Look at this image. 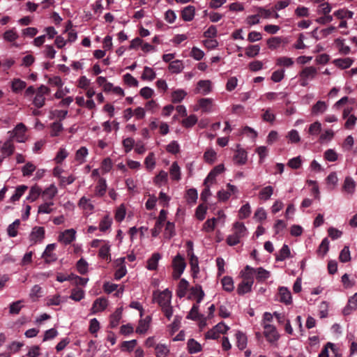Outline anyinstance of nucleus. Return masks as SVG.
<instances>
[{
  "instance_id": "nucleus-45",
  "label": "nucleus",
  "mask_w": 357,
  "mask_h": 357,
  "mask_svg": "<svg viewBox=\"0 0 357 357\" xmlns=\"http://www.w3.org/2000/svg\"><path fill=\"white\" fill-rule=\"evenodd\" d=\"M216 158L217 153L212 149H207L204 154V160L209 164H213L216 160Z\"/></svg>"
},
{
  "instance_id": "nucleus-38",
  "label": "nucleus",
  "mask_w": 357,
  "mask_h": 357,
  "mask_svg": "<svg viewBox=\"0 0 357 357\" xmlns=\"http://www.w3.org/2000/svg\"><path fill=\"white\" fill-rule=\"evenodd\" d=\"M194 15H195V8L193 6H188L185 7L181 13L182 18L185 21L192 20L194 17Z\"/></svg>"
},
{
  "instance_id": "nucleus-23",
  "label": "nucleus",
  "mask_w": 357,
  "mask_h": 357,
  "mask_svg": "<svg viewBox=\"0 0 357 357\" xmlns=\"http://www.w3.org/2000/svg\"><path fill=\"white\" fill-rule=\"evenodd\" d=\"M107 190L106 180L104 178H100L98 179L97 185L95 189V194L98 197H102L105 195Z\"/></svg>"
},
{
  "instance_id": "nucleus-49",
  "label": "nucleus",
  "mask_w": 357,
  "mask_h": 357,
  "mask_svg": "<svg viewBox=\"0 0 357 357\" xmlns=\"http://www.w3.org/2000/svg\"><path fill=\"white\" fill-rule=\"evenodd\" d=\"M155 73L151 68L145 66L142 75V79L144 80L152 81L155 78Z\"/></svg>"
},
{
  "instance_id": "nucleus-29",
  "label": "nucleus",
  "mask_w": 357,
  "mask_h": 357,
  "mask_svg": "<svg viewBox=\"0 0 357 357\" xmlns=\"http://www.w3.org/2000/svg\"><path fill=\"white\" fill-rule=\"evenodd\" d=\"M188 286V282L185 279L180 280L176 290V294L179 298H183L186 296Z\"/></svg>"
},
{
  "instance_id": "nucleus-33",
  "label": "nucleus",
  "mask_w": 357,
  "mask_h": 357,
  "mask_svg": "<svg viewBox=\"0 0 357 357\" xmlns=\"http://www.w3.org/2000/svg\"><path fill=\"white\" fill-rule=\"evenodd\" d=\"M291 255V252L289 246L286 244H284L282 248L280 249L279 253L276 255L275 259L276 261H284L287 258H289Z\"/></svg>"
},
{
  "instance_id": "nucleus-30",
  "label": "nucleus",
  "mask_w": 357,
  "mask_h": 357,
  "mask_svg": "<svg viewBox=\"0 0 357 357\" xmlns=\"http://www.w3.org/2000/svg\"><path fill=\"white\" fill-rule=\"evenodd\" d=\"M170 177L174 181H179L181 179V169L177 162H174L169 169Z\"/></svg>"
},
{
  "instance_id": "nucleus-36",
  "label": "nucleus",
  "mask_w": 357,
  "mask_h": 357,
  "mask_svg": "<svg viewBox=\"0 0 357 357\" xmlns=\"http://www.w3.org/2000/svg\"><path fill=\"white\" fill-rule=\"evenodd\" d=\"M273 193V188L271 185L264 187L261 190L259 193V197L260 199L268 200L271 198Z\"/></svg>"
},
{
  "instance_id": "nucleus-25",
  "label": "nucleus",
  "mask_w": 357,
  "mask_h": 357,
  "mask_svg": "<svg viewBox=\"0 0 357 357\" xmlns=\"http://www.w3.org/2000/svg\"><path fill=\"white\" fill-rule=\"evenodd\" d=\"M189 299H195L197 303L201 302V285L196 284L195 287H192L188 294Z\"/></svg>"
},
{
  "instance_id": "nucleus-10",
  "label": "nucleus",
  "mask_w": 357,
  "mask_h": 357,
  "mask_svg": "<svg viewBox=\"0 0 357 357\" xmlns=\"http://www.w3.org/2000/svg\"><path fill=\"white\" fill-rule=\"evenodd\" d=\"M55 248L56 245L54 243L49 244L43 252L42 257L44 259L46 264H50L51 262L56 261L57 257L54 252Z\"/></svg>"
},
{
  "instance_id": "nucleus-35",
  "label": "nucleus",
  "mask_w": 357,
  "mask_h": 357,
  "mask_svg": "<svg viewBox=\"0 0 357 357\" xmlns=\"http://www.w3.org/2000/svg\"><path fill=\"white\" fill-rule=\"evenodd\" d=\"M120 263L118 265L119 267L116 270L114 273V278L117 280L121 279L127 273L125 265H123L125 258H121Z\"/></svg>"
},
{
  "instance_id": "nucleus-9",
  "label": "nucleus",
  "mask_w": 357,
  "mask_h": 357,
  "mask_svg": "<svg viewBox=\"0 0 357 357\" xmlns=\"http://www.w3.org/2000/svg\"><path fill=\"white\" fill-rule=\"evenodd\" d=\"M264 334L267 341L270 342L278 341L280 337V335L274 326L268 324H264Z\"/></svg>"
},
{
  "instance_id": "nucleus-62",
  "label": "nucleus",
  "mask_w": 357,
  "mask_h": 357,
  "mask_svg": "<svg viewBox=\"0 0 357 357\" xmlns=\"http://www.w3.org/2000/svg\"><path fill=\"white\" fill-rule=\"evenodd\" d=\"M339 259L343 263L348 262L351 260L350 252L348 246L345 245L341 250Z\"/></svg>"
},
{
  "instance_id": "nucleus-54",
  "label": "nucleus",
  "mask_w": 357,
  "mask_h": 357,
  "mask_svg": "<svg viewBox=\"0 0 357 357\" xmlns=\"http://www.w3.org/2000/svg\"><path fill=\"white\" fill-rule=\"evenodd\" d=\"M282 43V37H271L267 40V45L269 49L276 50Z\"/></svg>"
},
{
  "instance_id": "nucleus-39",
  "label": "nucleus",
  "mask_w": 357,
  "mask_h": 357,
  "mask_svg": "<svg viewBox=\"0 0 357 357\" xmlns=\"http://www.w3.org/2000/svg\"><path fill=\"white\" fill-rule=\"evenodd\" d=\"M26 86L24 81L20 79H14L12 82L11 88L13 92L18 93L23 90Z\"/></svg>"
},
{
  "instance_id": "nucleus-61",
  "label": "nucleus",
  "mask_w": 357,
  "mask_h": 357,
  "mask_svg": "<svg viewBox=\"0 0 357 357\" xmlns=\"http://www.w3.org/2000/svg\"><path fill=\"white\" fill-rule=\"evenodd\" d=\"M84 296V291L82 289L75 288L72 290L70 298L75 301H81Z\"/></svg>"
},
{
  "instance_id": "nucleus-15",
  "label": "nucleus",
  "mask_w": 357,
  "mask_h": 357,
  "mask_svg": "<svg viewBox=\"0 0 357 357\" xmlns=\"http://www.w3.org/2000/svg\"><path fill=\"white\" fill-rule=\"evenodd\" d=\"M357 308V293H355L348 301L347 305L343 309L344 315H349Z\"/></svg>"
},
{
  "instance_id": "nucleus-11",
  "label": "nucleus",
  "mask_w": 357,
  "mask_h": 357,
  "mask_svg": "<svg viewBox=\"0 0 357 357\" xmlns=\"http://www.w3.org/2000/svg\"><path fill=\"white\" fill-rule=\"evenodd\" d=\"M25 132L26 126L22 123H20L15 126L14 130L10 132L11 136L10 139H13V138L15 137L18 142H23Z\"/></svg>"
},
{
  "instance_id": "nucleus-1",
  "label": "nucleus",
  "mask_w": 357,
  "mask_h": 357,
  "mask_svg": "<svg viewBox=\"0 0 357 357\" xmlns=\"http://www.w3.org/2000/svg\"><path fill=\"white\" fill-rule=\"evenodd\" d=\"M234 233L227 238V243L231 246H234L240 243V239L246 235V227L243 222H236L234 223Z\"/></svg>"
},
{
  "instance_id": "nucleus-31",
  "label": "nucleus",
  "mask_w": 357,
  "mask_h": 357,
  "mask_svg": "<svg viewBox=\"0 0 357 357\" xmlns=\"http://www.w3.org/2000/svg\"><path fill=\"white\" fill-rule=\"evenodd\" d=\"M150 320L151 318L149 317H146L144 319H141L136 328V333L139 334L145 333L149 329Z\"/></svg>"
},
{
  "instance_id": "nucleus-46",
  "label": "nucleus",
  "mask_w": 357,
  "mask_h": 357,
  "mask_svg": "<svg viewBox=\"0 0 357 357\" xmlns=\"http://www.w3.org/2000/svg\"><path fill=\"white\" fill-rule=\"evenodd\" d=\"M51 132L50 135L52 137L59 136L60 132L63 131V127L60 121H56L50 125Z\"/></svg>"
},
{
  "instance_id": "nucleus-41",
  "label": "nucleus",
  "mask_w": 357,
  "mask_h": 357,
  "mask_svg": "<svg viewBox=\"0 0 357 357\" xmlns=\"http://www.w3.org/2000/svg\"><path fill=\"white\" fill-rule=\"evenodd\" d=\"M104 244L100 246V248L99 250L98 255L100 257H101L103 259L107 260L108 259L111 260L110 255H109V245L108 243H105L103 241Z\"/></svg>"
},
{
  "instance_id": "nucleus-21",
  "label": "nucleus",
  "mask_w": 357,
  "mask_h": 357,
  "mask_svg": "<svg viewBox=\"0 0 357 357\" xmlns=\"http://www.w3.org/2000/svg\"><path fill=\"white\" fill-rule=\"evenodd\" d=\"M122 317V310L121 308H117L116 311L111 314L110 316V321L109 326L112 328H116L121 319Z\"/></svg>"
},
{
  "instance_id": "nucleus-59",
  "label": "nucleus",
  "mask_w": 357,
  "mask_h": 357,
  "mask_svg": "<svg viewBox=\"0 0 357 357\" xmlns=\"http://www.w3.org/2000/svg\"><path fill=\"white\" fill-rule=\"evenodd\" d=\"M356 185L355 182L351 177H347L344 180L343 188L348 193H352L354 191Z\"/></svg>"
},
{
  "instance_id": "nucleus-52",
  "label": "nucleus",
  "mask_w": 357,
  "mask_h": 357,
  "mask_svg": "<svg viewBox=\"0 0 357 357\" xmlns=\"http://www.w3.org/2000/svg\"><path fill=\"white\" fill-rule=\"evenodd\" d=\"M183 68V63L179 60H175L170 62L169 65V70L173 73H178L182 71Z\"/></svg>"
},
{
  "instance_id": "nucleus-12",
  "label": "nucleus",
  "mask_w": 357,
  "mask_h": 357,
  "mask_svg": "<svg viewBox=\"0 0 357 357\" xmlns=\"http://www.w3.org/2000/svg\"><path fill=\"white\" fill-rule=\"evenodd\" d=\"M278 300L285 305H290L292 303V297L290 291L284 287L278 289Z\"/></svg>"
},
{
  "instance_id": "nucleus-44",
  "label": "nucleus",
  "mask_w": 357,
  "mask_h": 357,
  "mask_svg": "<svg viewBox=\"0 0 357 357\" xmlns=\"http://www.w3.org/2000/svg\"><path fill=\"white\" fill-rule=\"evenodd\" d=\"M333 15L340 20H344V18L351 19L354 13L348 10L340 9L334 12Z\"/></svg>"
},
{
  "instance_id": "nucleus-13",
  "label": "nucleus",
  "mask_w": 357,
  "mask_h": 357,
  "mask_svg": "<svg viewBox=\"0 0 357 357\" xmlns=\"http://www.w3.org/2000/svg\"><path fill=\"white\" fill-rule=\"evenodd\" d=\"M45 237V229L42 227H35L33 228L31 233L30 234V241L36 243L38 241H41Z\"/></svg>"
},
{
  "instance_id": "nucleus-53",
  "label": "nucleus",
  "mask_w": 357,
  "mask_h": 357,
  "mask_svg": "<svg viewBox=\"0 0 357 357\" xmlns=\"http://www.w3.org/2000/svg\"><path fill=\"white\" fill-rule=\"evenodd\" d=\"M255 273L257 274V280L259 282L266 280L270 276V272L262 267L257 268Z\"/></svg>"
},
{
  "instance_id": "nucleus-64",
  "label": "nucleus",
  "mask_w": 357,
  "mask_h": 357,
  "mask_svg": "<svg viewBox=\"0 0 357 357\" xmlns=\"http://www.w3.org/2000/svg\"><path fill=\"white\" fill-rule=\"evenodd\" d=\"M155 349L157 357H165L169 353V349L164 344H158Z\"/></svg>"
},
{
  "instance_id": "nucleus-50",
  "label": "nucleus",
  "mask_w": 357,
  "mask_h": 357,
  "mask_svg": "<svg viewBox=\"0 0 357 357\" xmlns=\"http://www.w3.org/2000/svg\"><path fill=\"white\" fill-rule=\"evenodd\" d=\"M88 155V150L86 147L82 146L75 153V160L80 164L85 162V157Z\"/></svg>"
},
{
  "instance_id": "nucleus-4",
  "label": "nucleus",
  "mask_w": 357,
  "mask_h": 357,
  "mask_svg": "<svg viewBox=\"0 0 357 357\" xmlns=\"http://www.w3.org/2000/svg\"><path fill=\"white\" fill-rule=\"evenodd\" d=\"M171 298V291L167 289L162 291H156L153 294V301L157 303L161 307L170 305Z\"/></svg>"
},
{
  "instance_id": "nucleus-32",
  "label": "nucleus",
  "mask_w": 357,
  "mask_h": 357,
  "mask_svg": "<svg viewBox=\"0 0 357 357\" xmlns=\"http://www.w3.org/2000/svg\"><path fill=\"white\" fill-rule=\"evenodd\" d=\"M220 216L218 218H213L211 219H208L202 227V230L205 229L206 231H211L214 229L215 226L216 225V222L220 219V214L221 216H224V214L222 213L221 211H219Z\"/></svg>"
},
{
  "instance_id": "nucleus-27",
  "label": "nucleus",
  "mask_w": 357,
  "mask_h": 357,
  "mask_svg": "<svg viewBox=\"0 0 357 357\" xmlns=\"http://www.w3.org/2000/svg\"><path fill=\"white\" fill-rule=\"evenodd\" d=\"M234 160L238 165H245L248 160L247 152L242 149H238L234 155Z\"/></svg>"
},
{
  "instance_id": "nucleus-5",
  "label": "nucleus",
  "mask_w": 357,
  "mask_h": 357,
  "mask_svg": "<svg viewBox=\"0 0 357 357\" xmlns=\"http://www.w3.org/2000/svg\"><path fill=\"white\" fill-rule=\"evenodd\" d=\"M229 329L223 322H220L205 334L206 340H217L221 334H225Z\"/></svg>"
},
{
  "instance_id": "nucleus-47",
  "label": "nucleus",
  "mask_w": 357,
  "mask_h": 357,
  "mask_svg": "<svg viewBox=\"0 0 357 357\" xmlns=\"http://www.w3.org/2000/svg\"><path fill=\"white\" fill-rule=\"evenodd\" d=\"M20 225V220H15L12 224H10L7 229V232L9 236L15 237L17 235V229Z\"/></svg>"
},
{
  "instance_id": "nucleus-18",
  "label": "nucleus",
  "mask_w": 357,
  "mask_h": 357,
  "mask_svg": "<svg viewBox=\"0 0 357 357\" xmlns=\"http://www.w3.org/2000/svg\"><path fill=\"white\" fill-rule=\"evenodd\" d=\"M161 255L158 252L153 253L147 261L146 268L150 271L156 270Z\"/></svg>"
},
{
  "instance_id": "nucleus-60",
  "label": "nucleus",
  "mask_w": 357,
  "mask_h": 357,
  "mask_svg": "<svg viewBox=\"0 0 357 357\" xmlns=\"http://www.w3.org/2000/svg\"><path fill=\"white\" fill-rule=\"evenodd\" d=\"M294 64V61L291 58L281 56L277 59L276 65L284 67H290Z\"/></svg>"
},
{
  "instance_id": "nucleus-17",
  "label": "nucleus",
  "mask_w": 357,
  "mask_h": 357,
  "mask_svg": "<svg viewBox=\"0 0 357 357\" xmlns=\"http://www.w3.org/2000/svg\"><path fill=\"white\" fill-rule=\"evenodd\" d=\"M328 105L326 102L322 100L317 101L311 109V114L314 116H317L325 112L327 109Z\"/></svg>"
},
{
  "instance_id": "nucleus-28",
  "label": "nucleus",
  "mask_w": 357,
  "mask_h": 357,
  "mask_svg": "<svg viewBox=\"0 0 357 357\" xmlns=\"http://www.w3.org/2000/svg\"><path fill=\"white\" fill-rule=\"evenodd\" d=\"M41 192L42 190L38 185H35L32 186L29 190L26 199L30 202L36 201L41 194Z\"/></svg>"
},
{
  "instance_id": "nucleus-58",
  "label": "nucleus",
  "mask_w": 357,
  "mask_h": 357,
  "mask_svg": "<svg viewBox=\"0 0 357 357\" xmlns=\"http://www.w3.org/2000/svg\"><path fill=\"white\" fill-rule=\"evenodd\" d=\"M112 219L108 216L105 215L99 224V229L101 231L105 232L109 229L112 225Z\"/></svg>"
},
{
  "instance_id": "nucleus-48",
  "label": "nucleus",
  "mask_w": 357,
  "mask_h": 357,
  "mask_svg": "<svg viewBox=\"0 0 357 357\" xmlns=\"http://www.w3.org/2000/svg\"><path fill=\"white\" fill-rule=\"evenodd\" d=\"M328 249L329 241L328 240V238H324L319 245L317 252L318 255H321L323 257L328 252Z\"/></svg>"
},
{
  "instance_id": "nucleus-2",
  "label": "nucleus",
  "mask_w": 357,
  "mask_h": 357,
  "mask_svg": "<svg viewBox=\"0 0 357 357\" xmlns=\"http://www.w3.org/2000/svg\"><path fill=\"white\" fill-rule=\"evenodd\" d=\"M224 165L222 164L215 166L208 174L203 185L206 186L205 189L202 191V201L207 197L209 195V185L215 182L216 176L224 171Z\"/></svg>"
},
{
  "instance_id": "nucleus-34",
  "label": "nucleus",
  "mask_w": 357,
  "mask_h": 357,
  "mask_svg": "<svg viewBox=\"0 0 357 357\" xmlns=\"http://www.w3.org/2000/svg\"><path fill=\"white\" fill-rule=\"evenodd\" d=\"M236 344L240 350H243L247 346V337L244 333L238 331L236 333Z\"/></svg>"
},
{
  "instance_id": "nucleus-51",
  "label": "nucleus",
  "mask_w": 357,
  "mask_h": 357,
  "mask_svg": "<svg viewBox=\"0 0 357 357\" xmlns=\"http://www.w3.org/2000/svg\"><path fill=\"white\" fill-rule=\"evenodd\" d=\"M222 287L223 289L228 291V292H230L231 291H233L234 289V282H233V280L231 277H229V276H225L222 279Z\"/></svg>"
},
{
  "instance_id": "nucleus-26",
  "label": "nucleus",
  "mask_w": 357,
  "mask_h": 357,
  "mask_svg": "<svg viewBox=\"0 0 357 357\" xmlns=\"http://www.w3.org/2000/svg\"><path fill=\"white\" fill-rule=\"evenodd\" d=\"M317 69L313 66L305 67L302 70L300 76L302 79H307V78H313L317 75Z\"/></svg>"
},
{
  "instance_id": "nucleus-22",
  "label": "nucleus",
  "mask_w": 357,
  "mask_h": 357,
  "mask_svg": "<svg viewBox=\"0 0 357 357\" xmlns=\"http://www.w3.org/2000/svg\"><path fill=\"white\" fill-rule=\"evenodd\" d=\"M354 62V60L351 58H344V59H337L333 60V63L341 68V69H346L349 68Z\"/></svg>"
},
{
  "instance_id": "nucleus-14",
  "label": "nucleus",
  "mask_w": 357,
  "mask_h": 357,
  "mask_svg": "<svg viewBox=\"0 0 357 357\" xmlns=\"http://www.w3.org/2000/svg\"><path fill=\"white\" fill-rule=\"evenodd\" d=\"M218 109V106L212 98H202V113H213Z\"/></svg>"
},
{
  "instance_id": "nucleus-7",
  "label": "nucleus",
  "mask_w": 357,
  "mask_h": 357,
  "mask_svg": "<svg viewBox=\"0 0 357 357\" xmlns=\"http://www.w3.org/2000/svg\"><path fill=\"white\" fill-rule=\"evenodd\" d=\"M253 282V278L248 275V274H245L243 275V280L238 285L237 293L239 295H243L246 293L250 292L251 291Z\"/></svg>"
},
{
  "instance_id": "nucleus-42",
  "label": "nucleus",
  "mask_w": 357,
  "mask_h": 357,
  "mask_svg": "<svg viewBox=\"0 0 357 357\" xmlns=\"http://www.w3.org/2000/svg\"><path fill=\"white\" fill-rule=\"evenodd\" d=\"M187 95L186 92L182 89H178L172 92V100L174 103H178L181 102L185 96Z\"/></svg>"
},
{
  "instance_id": "nucleus-19",
  "label": "nucleus",
  "mask_w": 357,
  "mask_h": 357,
  "mask_svg": "<svg viewBox=\"0 0 357 357\" xmlns=\"http://www.w3.org/2000/svg\"><path fill=\"white\" fill-rule=\"evenodd\" d=\"M199 303H197L194 304L190 312L188 313L187 318L192 320L199 321V322L198 323V326L199 328H201V315L199 312Z\"/></svg>"
},
{
  "instance_id": "nucleus-24",
  "label": "nucleus",
  "mask_w": 357,
  "mask_h": 357,
  "mask_svg": "<svg viewBox=\"0 0 357 357\" xmlns=\"http://www.w3.org/2000/svg\"><path fill=\"white\" fill-rule=\"evenodd\" d=\"M2 153L6 156H10L13 154L15 151V146L13 143V139H9L5 142L1 149Z\"/></svg>"
},
{
  "instance_id": "nucleus-16",
  "label": "nucleus",
  "mask_w": 357,
  "mask_h": 357,
  "mask_svg": "<svg viewBox=\"0 0 357 357\" xmlns=\"http://www.w3.org/2000/svg\"><path fill=\"white\" fill-rule=\"evenodd\" d=\"M107 306V301L104 298H97L93 303L91 307V313L96 314L98 312L103 311Z\"/></svg>"
},
{
  "instance_id": "nucleus-37",
  "label": "nucleus",
  "mask_w": 357,
  "mask_h": 357,
  "mask_svg": "<svg viewBox=\"0 0 357 357\" xmlns=\"http://www.w3.org/2000/svg\"><path fill=\"white\" fill-rule=\"evenodd\" d=\"M187 344L190 354H195L201 351V344L192 338L188 341Z\"/></svg>"
},
{
  "instance_id": "nucleus-8",
  "label": "nucleus",
  "mask_w": 357,
  "mask_h": 357,
  "mask_svg": "<svg viewBox=\"0 0 357 357\" xmlns=\"http://www.w3.org/2000/svg\"><path fill=\"white\" fill-rule=\"evenodd\" d=\"M167 211L162 209L155 222L154 227L151 229L152 236L156 237L161 231L167 219Z\"/></svg>"
},
{
  "instance_id": "nucleus-43",
  "label": "nucleus",
  "mask_w": 357,
  "mask_h": 357,
  "mask_svg": "<svg viewBox=\"0 0 357 357\" xmlns=\"http://www.w3.org/2000/svg\"><path fill=\"white\" fill-rule=\"evenodd\" d=\"M27 189L28 187L25 185L17 186L15 194L10 197V202H15L18 201Z\"/></svg>"
},
{
  "instance_id": "nucleus-20",
  "label": "nucleus",
  "mask_w": 357,
  "mask_h": 357,
  "mask_svg": "<svg viewBox=\"0 0 357 357\" xmlns=\"http://www.w3.org/2000/svg\"><path fill=\"white\" fill-rule=\"evenodd\" d=\"M60 238L65 244H70L75 238V231L73 229H66L62 233Z\"/></svg>"
},
{
  "instance_id": "nucleus-57",
  "label": "nucleus",
  "mask_w": 357,
  "mask_h": 357,
  "mask_svg": "<svg viewBox=\"0 0 357 357\" xmlns=\"http://www.w3.org/2000/svg\"><path fill=\"white\" fill-rule=\"evenodd\" d=\"M167 172L161 170L154 178V183L156 185L160 186L162 183L167 181Z\"/></svg>"
},
{
  "instance_id": "nucleus-56",
  "label": "nucleus",
  "mask_w": 357,
  "mask_h": 357,
  "mask_svg": "<svg viewBox=\"0 0 357 357\" xmlns=\"http://www.w3.org/2000/svg\"><path fill=\"white\" fill-rule=\"evenodd\" d=\"M78 206L85 211H91L93 210V205L89 202V199L85 197H82L78 203Z\"/></svg>"
},
{
  "instance_id": "nucleus-3",
  "label": "nucleus",
  "mask_w": 357,
  "mask_h": 357,
  "mask_svg": "<svg viewBox=\"0 0 357 357\" xmlns=\"http://www.w3.org/2000/svg\"><path fill=\"white\" fill-rule=\"evenodd\" d=\"M186 266L184 257L179 253L172 260L173 273L172 277L174 280L180 278Z\"/></svg>"
},
{
  "instance_id": "nucleus-63",
  "label": "nucleus",
  "mask_w": 357,
  "mask_h": 357,
  "mask_svg": "<svg viewBox=\"0 0 357 357\" xmlns=\"http://www.w3.org/2000/svg\"><path fill=\"white\" fill-rule=\"evenodd\" d=\"M57 193V189L54 185H51L43 192V196L52 199Z\"/></svg>"
},
{
  "instance_id": "nucleus-55",
  "label": "nucleus",
  "mask_w": 357,
  "mask_h": 357,
  "mask_svg": "<svg viewBox=\"0 0 357 357\" xmlns=\"http://www.w3.org/2000/svg\"><path fill=\"white\" fill-rule=\"evenodd\" d=\"M18 37L19 36L14 29L6 31L3 35V39L8 42H14Z\"/></svg>"
},
{
  "instance_id": "nucleus-6",
  "label": "nucleus",
  "mask_w": 357,
  "mask_h": 357,
  "mask_svg": "<svg viewBox=\"0 0 357 357\" xmlns=\"http://www.w3.org/2000/svg\"><path fill=\"white\" fill-rule=\"evenodd\" d=\"M187 255L190 259V264L193 275L197 274L199 271L198 258L194 255L193 252V243L192 241H188L186 243Z\"/></svg>"
},
{
  "instance_id": "nucleus-40",
  "label": "nucleus",
  "mask_w": 357,
  "mask_h": 357,
  "mask_svg": "<svg viewBox=\"0 0 357 357\" xmlns=\"http://www.w3.org/2000/svg\"><path fill=\"white\" fill-rule=\"evenodd\" d=\"M198 197L197 191L195 188H191L187 190L185 199L188 204H194L196 203Z\"/></svg>"
}]
</instances>
